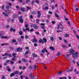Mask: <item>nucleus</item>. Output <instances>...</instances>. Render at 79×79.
Returning a JSON list of instances; mask_svg holds the SVG:
<instances>
[{
  "mask_svg": "<svg viewBox=\"0 0 79 79\" xmlns=\"http://www.w3.org/2000/svg\"><path fill=\"white\" fill-rule=\"evenodd\" d=\"M73 56L74 59H76V57H77L78 56L77 52H76L75 53L73 54Z\"/></svg>",
  "mask_w": 79,
  "mask_h": 79,
  "instance_id": "nucleus-1",
  "label": "nucleus"
},
{
  "mask_svg": "<svg viewBox=\"0 0 79 79\" xmlns=\"http://www.w3.org/2000/svg\"><path fill=\"white\" fill-rule=\"evenodd\" d=\"M19 22L20 23H23V16H20L19 17Z\"/></svg>",
  "mask_w": 79,
  "mask_h": 79,
  "instance_id": "nucleus-2",
  "label": "nucleus"
},
{
  "mask_svg": "<svg viewBox=\"0 0 79 79\" xmlns=\"http://www.w3.org/2000/svg\"><path fill=\"white\" fill-rule=\"evenodd\" d=\"M29 77L30 79H33L35 77V76L33 75L32 73H31L29 75Z\"/></svg>",
  "mask_w": 79,
  "mask_h": 79,
  "instance_id": "nucleus-3",
  "label": "nucleus"
},
{
  "mask_svg": "<svg viewBox=\"0 0 79 79\" xmlns=\"http://www.w3.org/2000/svg\"><path fill=\"white\" fill-rule=\"evenodd\" d=\"M75 51L73 49V48H71L70 49V51L69 52V53H71V54H74V53L73 52H74Z\"/></svg>",
  "mask_w": 79,
  "mask_h": 79,
  "instance_id": "nucleus-4",
  "label": "nucleus"
},
{
  "mask_svg": "<svg viewBox=\"0 0 79 79\" xmlns=\"http://www.w3.org/2000/svg\"><path fill=\"white\" fill-rule=\"evenodd\" d=\"M45 52H46V53H48V51H47V49H46V48H44V49H42L41 50V52L43 53H44Z\"/></svg>",
  "mask_w": 79,
  "mask_h": 79,
  "instance_id": "nucleus-5",
  "label": "nucleus"
},
{
  "mask_svg": "<svg viewBox=\"0 0 79 79\" xmlns=\"http://www.w3.org/2000/svg\"><path fill=\"white\" fill-rule=\"evenodd\" d=\"M73 67H71L70 69L66 70V71L67 72V73H70L71 72H73Z\"/></svg>",
  "mask_w": 79,
  "mask_h": 79,
  "instance_id": "nucleus-6",
  "label": "nucleus"
},
{
  "mask_svg": "<svg viewBox=\"0 0 79 79\" xmlns=\"http://www.w3.org/2000/svg\"><path fill=\"white\" fill-rule=\"evenodd\" d=\"M9 56L11 57L12 56L11 54L7 53H6L5 55H2V56Z\"/></svg>",
  "mask_w": 79,
  "mask_h": 79,
  "instance_id": "nucleus-7",
  "label": "nucleus"
},
{
  "mask_svg": "<svg viewBox=\"0 0 79 79\" xmlns=\"http://www.w3.org/2000/svg\"><path fill=\"white\" fill-rule=\"evenodd\" d=\"M23 50V48H18L17 49V52H21Z\"/></svg>",
  "mask_w": 79,
  "mask_h": 79,
  "instance_id": "nucleus-8",
  "label": "nucleus"
},
{
  "mask_svg": "<svg viewBox=\"0 0 79 79\" xmlns=\"http://www.w3.org/2000/svg\"><path fill=\"white\" fill-rule=\"evenodd\" d=\"M32 41L34 42V43H36L37 41V39H36V38H35L33 39H32Z\"/></svg>",
  "mask_w": 79,
  "mask_h": 79,
  "instance_id": "nucleus-9",
  "label": "nucleus"
},
{
  "mask_svg": "<svg viewBox=\"0 0 79 79\" xmlns=\"http://www.w3.org/2000/svg\"><path fill=\"white\" fill-rule=\"evenodd\" d=\"M32 56L34 57V58H37V56H38L35 53H33L32 54Z\"/></svg>",
  "mask_w": 79,
  "mask_h": 79,
  "instance_id": "nucleus-10",
  "label": "nucleus"
},
{
  "mask_svg": "<svg viewBox=\"0 0 79 79\" xmlns=\"http://www.w3.org/2000/svg\"><path fill=\"white\" fill-rule=\"evenodd\" d=\"M6 69H7L8 71H9V72H11V69H10V66H7Z\"/></svg>",
  "mask_w": 79,
  "mask_h": 79,
  "instance_id": "nucleus-11",
  "label": "nucleus"
},
{
  "mask_svg": "<svg viewBox=\"0 0 79 79\" xmlns=\"http://www.w3.org/2000/svg\"><path fill=\"white\" fill-rule=\"evenodd\" d=\"M22 60L23 62H24V63H27V62H28V61L27 60H26V59L24 58L22 59Z\"/></svg>",
  "mask_w": 79,
  "mask_h": 79,
  "instance_id": "nucleus-12",
  "label": "nucleus"
},
{
  "mask_svg": "<svg viewBox=\"0 0 79 79\" xmlns=\"http://www.w3.org/2000/svg\"><path fill=\"white\" fill-rule=\"evenodd\" d=\"M60 26H62V24L61 23H59V24L58 25V26L57 27V29H60Z\"/></svg>",
  "mask_w": 79,
  "mask_h": 79,
  "instance_id": "nucleus-13",
  "label": "nucleus"
},
{
  "mask_svg": "<svg viewBox=\"0 0 79 79\" xmlns=\"http://www.w3.org/2000/svg\"><path fill=\"white\" fill-rule=\"evenodd\" d=\"M33 27L35 28V29H38V27L37 26L36 24H34L33 25Z\"/></svg>",
  "mask_w": 79,
  "mask_h": 79,
  "instance_id": "nucleus-14",
  "label": "nucleus"
},
{
  "mask_svg": "<svg viewBox=\"0 0 79 79\" xmlns=\"http://www.w3.org/2000/svg\"><path fill=\"white\" fill-rule=\"evenodd\" d=\"M39 43H42V44H44V41H43V40H39Z\"/></svg>",
  "mask_w": 79,
  "mask_h": 79,
  "instance_id": "nucleus-15",
  "label": "nucleus"
},
{
  "mask_svg": "<svg viewBox=\"0 0 79 79\" xmlns=\"http://www.w3.org/2000/svg\"><path fill=\"white\" fill-rule=\"evenodd\" d=\"M2 39H8V37L6 36H2L1 37Z\"/></svg>",
  "mask_w": 79,
  "mask_h": 79,
  "instance_id": "nucleus-16",
  "label": "nucleus"
},
{
  "mask_svg": "<svg viewBox=\"0 0 79 79\" xmlns=\"http://www.w3.org/2000/svg\"><path fill=\"white\" fill-rule=\"evenodd\" d=\"M43 42L44 41V42L46 43V42H47V40L45 38H43Z\"/></svg>",
  "mask_w": 79,
  "mask_h": 79,
  "instance_id": "nucleus-17",
  "label": "nucleus"
},
{
  "mask_svg": "<svg viewBox=\"0 0 79 79\" xmlns=\"http://www.w3.org/2000/svg\"><path fill=\"white\" fill-rule=\"evenodd\" d=\"M50 50H55V48L52 46H51L50 47Z\"/></svg>",
  "mask_w": 79,
  "mask_h": 79,
  "instance_id": "nucleus-18",
  "label": "nucleus"
},
{
  "mask_svg": "<svg viewBox=\"0 0 79 79\" xmlns=\"http://www.w3.org/2000/svg\"><path fill=\"white\" fill-rule=\"evenodd\" d=\"M10 31H13V32H15V29H13V28H11L10 30Z\"/></svg>",
  "mask_w": 79,
  "mask_h": 79,
  "instance_id": "nucleus-19",
  "label": "nucleus"
},
{
  "mask_svg": "<svg viewBox=\"0 0 79 79\" xmlns=\"http://www.w3.org/2000/svg\"><path fill=\"white\" fill-rule=\"evenodd\" d=\"M21 10L22 11H23V12H24V11H25V9L24 8H23L21 7Z\"/></svg>",
  "mask_w": 79,
  "mask_h": 79,
  "instance_id": "nucleus-20",
  "label": "nucleus"
},
{
  "mask_svg": "<svg viewBox=\"0 0 79 79\" xmlns=\"http://www.w3.org/2000/svg\"><path fill=\"white\" fill-rule=\"evenodd\" d=\"M10 12V10H6V13H9Z\"/></svg>",
  "mask_w": 79,
  "mask_h": 79,
  "instance_id": "nucleus-21",
  "label": "nucleus"
},
{
  "mask_svg": "<svg viewBox=\"0 0 79 79\" xmlns=\"http://www.w3.org/2000/svg\"><path fill=\"white\" fill-rule=\"evenodd\" d=\"M50 39L51 41H54V38H53V37H51Z\"/></svg>",
  "mask_w": 79,
  "mask_h": 79,
  "instance_id": "nucleus-22",
  "label": "nucleus"
},
{
  "mask_svg": "<svg viewBox=\"0 0 79 79\" xmlns=\"http://www.w3.org/2000/svg\"><path fill=\"white\" fill-rule=\"evenodd\" d=\"M64 36L65 37H69V35H68L67 34H65L64 35Z\"/></svg>",
  "mask_w": 79,
  "mask_h": 79,
  "instance_id": "nucleus-23",
  "label": "nucleus"
},
{
  "mask_svg": "<svg viewBox=\"0 0 79 79\" xmlns=\"http://www.w3.org/2000/svg\"><path fill=\"white\" fill-rule=\"evenodd\" d=\"M19 34L20 35H23V32L21 31H20L19 32Z\"/></svg>",
  "mask_w": 79,
  "mask_h": 79,
  "instance_id": "nucleus-24",
  "label": "nucleus"
},
{
  "mask_svg": "<svg viewBox=\"0 0 79 79\" xmlns=\"http://www.w3.org/2000/svg\"><path fill=\"white\" fill-rule=\"evenodd\" d=\"M59 79H66V77H60L59 78Z\"/></svg>",
  "mask_w": 79,
  "mask_h": 79,
  "instance_id": "nucleus-25",
  "label": "nucleus"
},
{
  "mask_svg": "<svg viewBox=\"0 0 79 79\" xmlns=\"http://www.w3.org/2000/svg\"><path fill=\"white\" fill-rule=\"evenodd\" d=\"M55 16L56 17V18H58L59 17V15L56 13H55Z\"/></svg>",
  "mask_w": 79,
  "mask_h": 79,
  "instance_id": "nucleus-26",
  "label": "nucleus"
},
{
  "mask_svg": "<svg viewBox=\"0 0 79 79\" xmlns=\"http://www.w3.org/2000/svg\"><path fill=\"white\" fill-rule=\"evenodd\" d=\"M38 15H41V14H40V11H38L37 12Z\"/></svg>",
  "mask_w": 79,
  "mask_h": 79,
  "instance_id": "nucleus-27",
  "label": "nucleus"
},
{
  "mask_svg": "<svg viewBox=\"0 0 79 79\" xmlns=\"http://www.w3.org/2000/svg\"><path fill=\"white\" fill-rule=\"evenodd\" d=\"M27 8L28 10H31V9H32V8H31V7H29V6H27Z\"/></svg>",
  "mask_w": 79,
  "mask_h": 79,
  "instance_id": "nucleus-28",
  "label": "nucleus"
},
{
  "mask_svg": "<svg viewBox=\"0 0 79 79\" xmlns=\"http://www.w3.org/2000/svg\"><path fill=\"white\" fill-rule=\"evenodd\" d=\"M15 73H12L10 74V77H13V76H15Z\"/></svg>",
  "mask_w": 79,
  "mask_h": 79,
  "instance_id": "nucleus-29",
  "label": "nucleus"
},
{
  "mask_svg": "<svg viewBox=\"0 0 79 79\" xmlns=\"http://www.w3.org/2000/svg\"><path fill=\"white\" fill-rule=\"evenodd\" d=\"M14 73L15 74H19V73L18 72V71H15V72H14Z\"/></svg>",
  "mask_w": 79,
  "mask_h": 79,
  "instance_id": "nucleus-30",
  "label": "nucleus"
},
{
  "mask_svg": "<svg viewBox=\"0 0 79 79\" xmlns=\"http://www.w3.org/2000/svg\"><path fill=\"white\" fill-rule=\"evenodd\" d=\"M48 9V7L47 6H46L44 8H43V10H47Z\"/></svg>",
  "mask_w": 79,
  "mask_h": 79,
  "instance_id": "nucleus-31",
  "label": "nucleus"
},
{
  "mask_svg": "<svg viewBox=\"0 0 79 79\" xmlns=\"http://www.w3.org/2000/svg\"><path fill=\"white\" fill-rule=\"evenodd\" d=\"M6 9H10V6H8V5H7L6 6Z\"/></svg>",
  "mask_w": 79,
  "mask_h": 79,
  "instance_id": "nucleus-32",
  "label": "nucleus"
},
{
  "mask_svg": "<svg viewBox=\"0 0 79 79\" xmlns=\"http://www.w3.org/2000/svg\"><path fill=\"white\" fill-rule=\"evenodd\" d=\"M16 54L15 53H13L12 54V56H13L14 57H16Z\"/></svg>",
  "mask_w": 79,
  "mask_h": 79,
  "instance_id": "nucleus-33",
  "label": "nucleus"
},
{
  "mask_svg": "<svg viewBox=\"0 0 79 79\" xmlns=\"http://www.w3.org/2000/svg\"><path fill=\"white\" fill-rule=\"evenodd\" d=\"M34 68L35 69H37V65H34Z\"/></svg>",
  "mask_w": 79,
  "mask_h": 79,
  "instance_id": "nucleus-34",
  "label": "nucleus"
},
{
  "mask_svg": "<svg viewBox=\"0 0 79 79\" xmlns=\"http://www.w3.org/2000/svg\"><path fill=\"white\" fill-rule=\"evenodd\" d=\"M29 51H26V52L25 53V55H27V54H28V53H29Z\"/></svg>",
  "mask_w": 79,
  "mask_h": 79,
  "instance_id": "nucleus-35",
  "label": "nucleus"
},
{
  "mask_svg": "<svg viewBox=\"0 0 79 79\" xmlns=\"http://www.w3.org/2000/svg\"><path fill=\"white\" fill-rule=\"evenodd\" d=\"M62 73H63V72L62 71H59L58 73V74H62Z\"/></svg>",
  "mask_w": 79,
  "mask_h": 79,
  "instance_id": "nucleus-36",
  "label": "nucleus"
},
{
  "mask_svg": "<svg viewBox=\"0 0 79 79\" xmlns=\"http://www.w3.org/2000/svg\"><path fill=\"white\" fill-rule=\"evenodd\" d=\"M18 40L19 42H21V41H22V39H21V38H19L18 39Z\"/></svg>",
  "mask_w": 79,
  "mask_h": 79,
  "instance_id": "nucleus-37",
  "label": "nucleus"
},
{
  "mask_svg": "<svg viewBox=\"0 0 79 79\" xmlns=\"http://www.w3.org/2000/svg\"><path fill=\"white\" fill-rule=\"evenodd\" d=\"M37 23H39V19H36L35 20Z\"/></svg>",
  "mask_w": 79,
  "mask_h": 79,
  "instance_id": "nucleus-38",
  "label": "nucleus"
},
{
  "mask_svg": "<svg viewBox=\"0 0 79 79\" xmlns=\"http://www.w3.org/2000/svg\"><path fill=\"white\" fill-rule=\"evenodd\" d=\"M25 37L26 39H29V36H28L27 35H26Z\"/></svg>",
  "mask_w": 79,
  "mask_h": 79,
  "instance_id": "nucleus-39",
  "label": "nucleus"
},
{
  "mask_svg": "<svg viewBox=\"0 0 79 79\" xmlns=\"http://www.w3.org/2000/svg\"><path fill=\"white\" fill-rule=\"evenodd\" d=\"M64 10L65 12H66V14H68L67 12V11H66V8H65V7H64Z\"/></svg>",
  "mask_w": 79,
  "mask_h": 79,
  "instance_id": "nucleus-40",
  "label": "nucleus"
},
{
  "mask_svg": "<svg viewBox=\"0 0 79 79\" xmlns=\"http://www.w3.org/2000/svg\"><path fill=\"white\" fill-rule=\"evenodd\" d=\"M26 69V68L25 66H23L22 68L23 70H24V69Z\"/></svg>",
  "mask_w": 79,
  "mask_h": 79,
  "instance_id": "nucleus-41",
  "label": "nucleus"
},
{
  "mask_svg": "<svg viewBox=\"0 0 79 79\" xmlns=\"http://www.w3.org/2000/svg\"><path fill=\"white\" fill-rule=\"evenodd\" d=\"M62 48H66V46L65 45H62Z\"/></svg>",
  "mask_w": 79,
  "mask_h": 79,
  "instance_id": "nucleus-42",
  "label": "nucleus"
},
{
  "mask_svg": "<svg viewBox=\"0 0 79 79\" xmlns=\"http://www.w3.org/2000/svg\"><path fill=\"white\" fill-rule=\"evenodd\" d=\"M41 28L43 29H45V27L44 26H42L41 27Z\"/></svg>",
  "mask_w": 79,
  "mask_h": 79,
  "instance_id": "nucleus-43",
  "label": "nucleus"
},
{
  "mask_svg": "<svg viewBox=\"0 0 79 79\" xmlns=\"http://www.w3.org/2000/svg\"><path fill=\"white\" fill-rule=\"evenodd\" d=\"M10 49L12 50H14V48L12 47H10Z\"/></svg>",
  "mask_w": 79,
  "mask_h": 79,
  "instance_id": "nucleus-44",
  "label": "nucleus"
},
{
  "mask_svg": "<svg viewBox=\"0 0 79 79\" xmlns=\"http://www.w3.org/2000/svg\"><path fill=\"white\" fill-rule=\"evenodd\" d=\"M73 31L74 34H75V35H77V34H76V31H75V30H73Z\"/></svg>",
  "mask_w": 79,
  "mask_h": 79,
  "instance_id": "nucleus-45",
  "label": "nucleus"
},
{
  "mask_svg": "<svg viewBox=\"0 0 79 79\" xmlns=\"http://www.w3.org/2000/svg\"><path fill=\"white\" fill-rule=\"evenodd\" d=\"M32 14L33 15H36V12L34 11V12H32Z\"/></svg>",
  "mask_w": 79,
  "mask_h": 79,
  "instance_id": "nucleus-46",
  "label": "nucleus"
},
{
  "mask_svg": "<svg viewBox=\"0 0 79 79\" xmlns=\"http://www.w3.org/2000/svg\"><path fill=\"white\" fill-rule=\"evenodd\" d=\"M10 61V60H7L6 61V63H8Z\"/></svg>",
  "mask_w": 79,
  "mask_h": 79,
  "instance_id": "nucleus-47",
  "label": "nucleus"
},
{
  "mask_svg": "<svg viewBox=\"0 0 79 79\" xmlns=\"http://www.w3.org/2000/svg\"><path fill=\"white\" fill-rule=\"evenodd\" d=\"M34 46L35 47H37V44L36 43H35L34 44Z\"/></svg>",
  "mask_w": 79,
  "mask_h": 79,
  "instance_id": "nucleus-48",
  "label": "nucleus"
},
{
  "mask_svg": "<svg viewBox=\"0 0 79 79\" xmlns=\"http://www.w3.org/2000/svg\"><path fill=\"white\" fill-rule=\"evenodd\" d=\"M76 37H77V38L78 39H79V35H76Z\"/></svg>",
  "mask_w": 79,
  "mask_h": 79,
  "instance_id": "nucleus-49",
  "label": "nucleus"
},
{
  "mask_svg": "<svg viewBox=\"0 0 79 79\" xmlns=\"http://www.w3.org/2000/svg\"><path fill=\"white\" fill-rule=\"evenodd\" d=\"M71 54H67L66 55V56H68V57H69V56H70L71 55Z\"/></svg>",
  "mask_w": 79,
  "mask_h": 79,
  "instance_id": "nucleus-50",
  "label": "nucleus"
},
{
  "mask_svg": "<svg viewBox=\"0 0 79 79\" xmlns=\"http://www.w3.org/2000/svg\"><path fill=\"white\" fill-rule=\"evenodd\" d=\"M16 8H17V9H19V6H16Z\"/></svg>",
  "mask_w": 79,
  "mask_h": 79,
  "instance_id": "nucleus-51",
  "label": "nucleus"
},
{
  "mask_svg": "<svg viewBox=\"0 0 79 79\" xmlns=\"http://www.w3.org/2000/svg\"><path fill=\"white\" fill-rule=\"evenodd\" d=\"M64 42H65V43H66V44H68V42L67 41L65 40H64Z\"/></svg>",
  "mask_w": 79,
  "mask_h": 79,
  "instance_id": "nucleus-52",
  "label": "nucleus"
},
{
  "mask_svg": "<svg viewBox=\"0 0 79 79\" xmlns=\"http://www.w3.org/2000/svg\"><path fill=\"white\" fill-rule=\"evenodd\" d=\"M35 2H36V3H39V1L38 0H36Z\"/></svg>",
  "mask_w": 79,
  "mask_h": 79,
  "instance_id": "nucleus-53",
  "label": "nucleus"
},
{
  "mask_svg": "<svg viewBox=\"0 0 79 79\" xmlns=\"http://www.w3.org/2000/svg\"><path fill=\"white\" fill-rule=\"evenodd\" d=\"M7 45V44H1V45H2V46H3V45Z\"/></svg>",
  "mask_w": 79,
  "mask_h": 79,
  "instance_id": "nucleus-54",
  "label": "nucleus"
},
{
  "mask_svg": "<svg viewBox=\"0 0 79 79\" xmlns=\"http://www.w3.org/2000/svg\"><path fill=\"white\" fill-rule=\"evenodd\" d=\"M26 50H29V47H25Z\"/></svg>",
  "mask_w": 79,
  "mask_h": 79,
  "instance_id": "nucleus-55",
  "label": "nucleus"
},
{
  "mask_svg": "<svg viewBox=\"0 0 79 79\" xmlns=\"http://www.w3.org/2000/svg\"><path fill=\"white\" fill-rule=\"evenodd\" d=\"M72 62L73 63V64H76V61H75V60H73Z\"/></svg>",
  "mask_w": 79,
  "mask_h": 79,
  "instance_id": "nucleus-56",
  "label": "nucleus"
},
{
  "mask_svg": "<svg viewBox=\"0 0 79 79\" xmlns=\"http://www.w3.org/2000/svg\"><path fill=\"white\" fill-rule=\"evenodd\" d=\"M10 63H11V64H14V62L12 61H10Z\"/></svg>",
  "mask_w": 79,
  "mask_h": 79,
  "instance_id": "nucleus-57",
  "label": "nucleus"
},
{
  "mask_svg": "<svg viewBox=\"0 0 79 79\" xmlns=\"http://www.w3.org/2000/svg\"><path fill=\"white\" fill-rule=\"evenodd\" d=\"M59 40H62V38H61V37H59Z\"/></svg>",
  "mask_w": 79,
  "mask_h": 79,
  "instance_id": "nucleus-58",
  "label": "nucleus"
},
{
  "mask_svg": "<svg viewBox=\"0 0 79 79\" xmlns=\"http://www.w3.org/2000/svg\"><path fill=\"white\" fill-rule=\"evenodd\" d=\"M75 10L76 11H77L79 10V8H76L75 9Z\"/></svg>",
  "mask_w": 79,
  "mask_h": 79,
  "instance_id": "nucleus-59",
  "label": "nucleus"
},
{
  "mask_svg": "<svg viewBox=\"0 0 79 79\" xmlns=\"http://www.w3.org/2000/svg\"><path fill=\"white\" fill-rule=\"evenodd\" d=\"M68 23L69 26H71V24H70V22L68 21Z\"/></svg>",
  "mask_w": 79,
  "mask_h": 79,
  "instance_id": "nucleus-60",
  "label": "nucleus"
},
{
  "mask_svg": "<svg viewBox=\"0 0 79 79\" xmlns=\"http://www.w3.org/2000/svg\"><path fill=\"white\" fill-rule=\"evenodd\" d=\"M41 15H37V17L38 18H40L41 17Z\"/></svg>",
  "mask_w": 79,
  "mask_h": 79,
  "instance_id": "nucleus-61",
  "label": "nucleus"
},
{
  "mask_svg": "<svg viewBox=\"0 0 79 79\" xmlns=\"http://www.w3.org/2000/svg\"><path fill=\"white\" fill-rule=\"evenodd\" d=\"M4 8H5L4 6H2V10H3L4 9Z\"/></svg>",
  "mask_w": 79,
  "mask_h": 79,
  "instance_id": "nucleus-62",
  "label": "nucleus"
},
{
  "mask_svg": "<svg viewBox=\"0 0 79 79\" xmlns=\"http://www.w3.org/2000/svg\"><path fill=\"white\" fill-rule=\"evenodd\" d=\"M28 24H26L25 25V27H26V28H27V27H28Z\"/></svg>",
  "mask_w": 79,
  "mask_h": 79,
  "instance_id": "nucleus-63",
  "label": "nucleus"
},
{
  "mask_svg": "<svg viewBox=\"0 0 79 79\" xmlns=\"http://www.w3.org/2000/svg\"><path fill=\"white\" fill-rule=\"evenodd\" d=\"M34 1H32L31 2V4L32 5H33V4H34Z\"/></svg>",
  "mask_w": 79,
  "mask_h": 79,
  "instance_id": "nucleus-64",
  "label": "nucleus"
}]
</instances>
